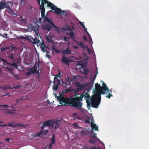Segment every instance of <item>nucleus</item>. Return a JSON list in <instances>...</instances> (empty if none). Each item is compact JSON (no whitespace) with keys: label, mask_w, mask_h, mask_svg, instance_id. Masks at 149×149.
<instances>
[{"label":"nucleus","mask_w":149,"mask_h":149,"mask_svg":"<svg viewBox=\"0 0 149 149\" xmlns=\"http://www.w3.org/2000/svg\"><path fill=\"white\" fill-rule=\"evenodd\" d=\"M72 88L71 87H69L68 88L62 91L59 93V96H63L64 94L70 91L72 92V90H71V88Z\"/></svg>","instance_id":"17"},{"label":"nucleus","mask_w":149,"mask_h":149,"mask_svg":"<svg viewBox=\"0 0 149 149\" xmlns=\"http://www.w3.org/2000/svg\"><path fill=\"white\" fill-rule=\"evenodd\" d=\"M83 97L86 101L87 107L89 109L91 108V106L89 99L91 98V97L88 93H84L81 94L79 97H76L70 98V106L74 107L79 109L81 111L84 112V109L82 108L83 104L81 102L82 101V98Z\"/></svg>","instance_id":"1"},{"label":"nucleus","mask_w":149,"mask_h":149,"mask_svg":"<svg viewBox=\"0 0 149 149\" xmlns=\"http://www.w3.org/2000/svg\"><path fill=\"white\" fill-rule=\"evenodd\" d=\"M87 50L88 53H90V50L89 49V48H88V47H87Z\"/></svg>","instance_id":"60"},{"label":"nucleus","mask_w":149,"mask_h":149,"mask_svg":"<svg viewBox=\"0 0 149 149\" xmlns=\"http://www.w3.org/2000/svg\"><path fill=\"white\" fill-rule=\"evenodd\" d=\"M86 133V131L85 130H83L81 131V135L82 136H83V135Z\"/></svg>","instance_id":"47"},{"label":"nucleus","mask_w":149,"mask_h":149,"mask_svg":"<svg viewBox=\"0 0 149 149\" xmlns=\"http://www.w3.org/2000/svg\"><path fill=\"white\" fill-rule=\"evenodd\" d=\"M101 95L100 93L95 92L91 98L89 99L90 102L91 107V106L93 108H97L99 105L101 100Z\"/></svg>","instance_id":"3"},{"label":"nucleus","mask_w":149,"mask_h":149,"mask_svg":"<svg viewBox=\"0 0 149 149\" xmlns=\"http://www.w3.org/2000/svg\"><path fill=\"white\" fill-rule=\"evenodd\" d=\"M51 140H52V143L54 144L55 142V136L54 135H53L52 137L51 138Z\"/></svg>","instance_id":"34"},{"label":"nucleus","mask_w":149,"mask_h":149,"mask_svg":"<svg viewBox=\"0 0 149 149\" xmlns=\"http://www.w3.org/2000/svg\"><path fill=\"white\" fill-rule=\"evenodd\" d=\"M41 20H42V18H40L39 19V22H40V23H41L42 22Z\"/></svg>","instance_id":"62"},{"label":"nucleus","mask_w":149,"mask_h":149,"mask_svg":"<svg viewBox=\"0 0 149 149\" xmlns=\"http://www.w3.org/2000/svg\"><path fill=\"white\" fill-rule=\"evenodd\" d=\"M80 24L82 26V27L84 29H85V26L83 24V23L82 22H80Z\"/></svg>","instance_id":"52"},{"label":"nucleus","mask_w":149,"mask_h":149,"mask_svg":"<svg viewBox=\"0 0 149 149\" xmlns=\"http://www.w3.org/2000/svg\"><path fill=\"white\" fill-rule=\"evenodd\" d=\"M34 42L33 43L36 44L37 43H38L39 42H40V40L37 39L36 38H35V39L33 40Z\"/></svg>","instance_id":"38"},{"label":"nucleus","mask_w":149,"mask_h":149,"mask_svg":"<svg viewBox=\"0 0 149 149\" xmlns=\"http://www.w3.org/2000/svg\"><path fill=\"white\" fill-rule=\"evenodd\" d=\"M0 88L3 90H6L7 89L6 88V86H5L4 87L0 86Z\"/></svg>","instance_id":"53"},{"label":"nucleus","mask_w":149,"mask_h":149,"mask_svg":"<svg viewBox=\"0 0 149 149\" xmlns=\"http://www.w3.org/2000/svg\"><path fill=\"white\" fill-rule=\"evenodd\" d=\"M6 88L7 89H13V87L10 86H6Z\"/></svg>","instance_id":"51"},{"label":"nucleus","mask_w":149,"mask_h":149,"mask_svg":"<svg viewBox=\"0 0 149 149\" xmlns=\"http://www.w3.org/2000/svg\"><path fill=\"white\" fill-rule=\"evenodd\" d=\"M6 69L10 72H13L12 67L11 65H10L8 64L6 68Z\"/></svg>","instance_id":"29"},{"label":"nucleus","mask_w":149,"mask_h":149,"mask_svg":"<svg viewBox=\"0 0 149 149\" xmlns=\"http://www.w3.org/2000/svg\"><path fill=\"white\" fill-rule=\"evenodd\" d=\"M5 62L8 64L10 65H11L12 67H13L14 68H16L17 69H18V65H17V63H16L15 62V61L13 62L14 63H8L6 61Z\"/></svg>","instance_id":"24"},{"label":"nucleus","mask_w":149,"mask_h":149,"mask_svg":"<svg viewBox=\"0 0 149 149\" xmlns=\"http://www.w3.org/2000/svg\"><path fill=\"white\" fill-rule=\"evenodd\" d=\"M8 4H7L5 1H1L0 2V10L6 8Z\"/></svg>","instance_id":"18"},{"label":"nucleus","mask_w":149,"mask_h":149,"mask_svg":"<svg viewBox=\"0 0 149 149\" xmlns=\"http://www.w3.org/2000/svg\"><path fill=\"white\" fill-rule=\"evenodd\" d=\"M111 96H113V95L110 93H109L108 95L106 96V97L108 98H110Z\"/></svg>","instance_id":"43"},{"label":"nucleus","mask_w":149,"mask_h":149,"mask_svg":"<svg viewBox=\"0 0 149 149\" xmlns=\"http://www.w3.org/2000/svg\"><path fill=\"white\" fill-rule=\"evenodd\" d=\"M57 99L59 101L61 105H70V98L65 97L63 96H58Z\"/></svg>","instance_id":"6"},{"label":"nucleus","mask_w":149,"mask_h":149,"mask_svg":"<svg viewBox=\"0 0 149 149\" xmlns=\"http://www.w3.org/2000/svg\"><path fill=\"white\" fill-rule=\"evenodd\" d=\"M87 118H88V120H86L85 121V123H90V120H91V119L89 117H87Z\"/></svg>","instance_id":"42"},{"label":"nucleus","mask_w":149,"mask_h":149,"mask_svg":"<svg viewBox=\"0 0 149 149\" xmlns=\"http://www.w3.org/2000/svg\"><path fill=\"white\" fill-rule=\"evenodd\" d=\"M52 143H51V144H50V145H49V149H51L52 147Z\"/></svg>","instance_id":"55"},{"label":"nucleus","mask_w":149,"mask_h":149,"mask_svg":"<svg viewBox=\"0 0 149 149\" xmlns=\"http://www.w3.org/2000/svg\"><path fill=\"white\" fill-rule=\"evenodd\" d=\"M29 29L31 30L36 32V34L38 35V31L39 28V26L38 24H35V26L33 24H30L29 26Z\"/></svg>","instance_id":"11"},{"label":"nucleus","mask_w":149,"mask_h":149,"mask_svg":"<svg viewBox=\"0 0 149 149\" xmlns=\"http://www.w3.org/2000/svg\"><path fill=\"white\" fill-rule=\"evenodd\" d=\"M0 107L10 108V107L8 105L6 104L1 105H0Z\"/></svg>","instance_id":"48"},{"label":"nucleus","mask_w":149,"mask_h":149,"mask_svg":"<svg viewBox=\"0 0 149 149\" xmlns=\"http://www.w3.org/2000/svg\"><path fill=\"white\" fill-rule=\"evenodd\" d=\"M84 29V30H85V31L86 33H87L88 32L87 31V28H85V29Z\"/></svg>","instance_id":"63"},{"label":"nucleus","mask_w":149,"mask_h":149,"mask_svg":"<svg viewBox=\"0 0 149 149\" xmlns=\"http://www.w3.org/2000/svg\"><path fill=\"white\" fill-rule=\"evenodd\" d=\"M24 38V37L22 36H20V37L19 38H20V39H23V38Z\"/></svg>","instance_id":"61"},{"label":"nucleus","mask_w":149,"mask_h":149,"mask_svg":"<svg viewBox=\"0 0 149 149\" xmlns=\"http://www.w3.org/2000/svg\"><path fill=\"white\" fill-rule=\"evenodd\" d=\"M10 140V139H9V138H6L5 139V140L6 141H9Z\"/></svg>","instance_id":"59"},{"label":"nucleus","mask_w":149,"mask_h":149,"mask_svg":"<svg viewBox=\"0 0 149 149\" xmlns=\"http://www.w3.org/2000/svg\"><path fill=\"white\" fill-rule=\"evenodd\" d=\"M21 17L22 18L20 21V22L22 23H26V19H23L22 18V16H21Z\"/></svg>","instance_id":"32"},{"label":"nucleus","mask_w":149,"mask_h":149,"mask_svg":"<svg viewBox=\"0 0 149 149\" xmlns=\"http://www.w3.org/2000/svg\"><path fill=\"white\" fill-rule=\"evenodd\" d=\"M37 61L36 62L34 66L31 68H29L27 72L25 73V75L26 76H29L32 74H34L36 73V74H38L39 73V69L40 67V61L37 63V65L38 67V70L37 69Z\"/></svg>","instance_id":"5"},{"label":"nucleus","mask_w":149,"mask_h":149,"mask_svg":"<svg viewBox=\"0 0 149 149\" xmlns=\"http://www.w3.org/2000/svg\"><path fill=\"white\" fill-rule=\"evenodd\" d=\"M43 28L44 29L47 30L48 31H50L52 27L48 24H45L43 26Z\"/></svg>","instance_id":"23"},{"label":"nucleus","mask_w":149,"mask_h":149,"mask_svg":"<svg viewBox=\"0 0 149 149\" xmlns=\"http://www.w3.org/2000/svg\"><path fill=\"white\" fill-rule=\"evenodd\" d=\"M72 92H74V93H76L79 92H80V91H78L77 90V88L76 89H73V90L72 91Z\"/></svg>","instance_id":"44"},{"label":"nucleus","mask_w":149,"mask_h":149,"mask_svg":"<svg viewBox=\"0 0 149 149\" xmlns=\"http://www.w3.org/2000/svg\"><path fill=\"white\" fill-rule=\"evenodd\" d=\"M92 121H93V120L91 119V125L92 128V130H95V131L97 130L98 131V127L95 124L93 123Z\"/></svg>","instance_id":"20"},{"label":"nucleus","mask_w":149,"mask_h":149,"mask_svg":"<svg viewBox=\"0 0 149 149\" xmlns=\"http://www.w3.org/2000/svg\"><path fill=\"white\" fill-rule=\"evenodd\" d=\"M8 11H9L10 12H12V10L11 8H10L9 7V5L8 4L6 8Z\"/></svg>","instance_id":"40"},{"label":"nucleus","mask_w":149,"mask_h":149,"mask_svg":"<svg viewBox=\"0 0 149 149\" xmlns=\"http://www.w3.org/2000/svg\"><path fill=\"white\" fill-rule=\"evenodd\" d=\"M48 132V130H44L43 133L44 134H47Z\"/></svg>","instance_id":"49"},{"label":"nucleus","mask_w":149,"mask_h":149,"mask_svg":"<svg viewBox=\"0 0 149 149\" xmlns=\"http://www.w3.org/2000/svg\"><path fill=\"white\" fill-rule=\"evenodd\" d=\"M75 42L77 44L81 47L82 48H85V47L84 44L81 42H78L77 41H75Z\"/></svg>","instance_id":"26"},{"label":"nucleus","mask_w":149,"mask_h":149,"mask_svg":"<svg viewBox=\"0 0 149 149\" xmlns=\"http://www.w3.org/2000/svg\"><path fill=\"white\" fill-rule=\"evenodd\" d=\"M54 86L53 87V90L56 91L57 90L59 85L60 84V81L59 79H54V81L53 82Z\"/></svg>","instance_id":"10"},{"label":"nucleus","mask_w":149,"mask_h":149,"mask_svg":"<svg viewBox=\"0 0 149 149\" xmlns=\"http://www.w3.org/2000/svg\"><path fill=\"white\" fill-rule=\"evenodd\" d=\"M73 47L74 49H77L78 48V47L77 46H73Z\"/></svg>","instance_id":"57"},{"label":"nucleus","mask_w":149,"mask_h":149,"mask_svg":"<svg viewBox=\"0 0 149 149\" xmlns=\"http://www.w3.org/2000/svg\"><path fill=\"white\" fill-rule=\"evenodd\" d=\"M15 126L24 127V124L22 123H17L15 125Z\"/></svg>","instance_id":"36"},{"label":"nucleus","mask_w":149,"mask_h":149,"mask_svg":"<svg viewBox=\"0 0 149 149\" xmlns=\"http://www.w3.org/2000/svg\"><path fill=\"white\" fill-rule=\"evenodd\" d=\"M40 47L43 52H46L47 53H49V52H47L45 50V49H47L48 50H49V47L46 46L44 43H41Z\"/></svg>","instance_id":"19"},{"label":"nucleus","mask_w":149,"mask_h":149,"mask_svg":"<svg viewBox=\"0 0 149 149\" xmlns=\"http://www.w3.org/2000/svg\"><path fill=\"white\" fill-rule=\"evenodd\" d=\"M43 134V132L42 131H40V132H38L37 134H32V136H33L34 137H40L41 136H42Z\"/></svg>","instance_id":"25"},{"label":"nucleus","mask_w":149,"mask_h":149,"mask_svg":"<svg viewBox=\"0 0 149 149\" xmlns=\"http://www.w3.org/2000/svg\"><path fill=\"white\" fill-rule=\"evenodd\" d=\"M7 54L10 59L11 60V61L14 62L15 60V51L13 49H9L7 50Z\"/></svg>","instance_id":"7"},{"label":"nucleus","mask_w":149,"mask_h":149,"mask_svg":"<svg viewBox=\"0 0 149 149\" xmlns=\"http://www.w3.org/2000/svg\"><path fill=\"white\" fill-rule=\"evenodd\" d=\"M52 120H47L42 123H40L39 124V125H41V124H43L45 126H50L52 127Z\"/></svg>","instance_id":"15"},{"label":"nucleus","mask_w":149,"mask_h":149,"mask_svg":"<svg viewBox=\"0 0 149 149\" xmlns=\"http://www.w3.org/2000/svg\"><path fill=\"white\" fill-rule=\"evenodd\" d=\"M51 50L52 52L54 51L57 54H58L60 52V51L58 50L55 49V46L54 45H52L51 48Z\"/></svg>","instance_id":"27"},{"label":"nucleus","mask_w":149,"mask_h":149,"mask_svg":"<svg viewBox=\"0 0 149 149\" xmlns=\"http://www.w3.org/2000/svg\"><path fill=\"white\" fill-rule=\"evenodd\" d=\"M20 86H21L20 84H18V85H16L15 84V86H14V87H13V88L17 89L20 88Z\"/></svg>","instance_id":"35"},{"label":"nucleus","mask_w":149,"mask_h":149,"mask_svg":"<svg viewBox=\"0 0 149 149\" xmlns=\"http://www.w3.org/2000/svg\"><path fill=\"white\" fill-rule=\"evenodd\" d=\"M90 148L88 146H84V149H90Z\"/></svg>","instance_id":"54"},{"label":"nucleus","mask_w":149,"mask_h":149,"mask_svg":"<svg viewBox=\"0 0 149 149\" xmlns=\"http://www.w3.org/2000/svg\"><path fill=\"white\" fill-rule=\"evenodd\" d=\"M52 10L54 11V12L58 15H62L65 12L64 11H62L60 8H57L56 6L52 8Z\"/></svg>","instance_id":"13"},{"label":"nucleus","mask_w":149,"mask_h":149,"mask_svg":"<svg viewBox=\"0 0 149 149\" xmlns=\"http://www.w3.org/2000/svg\"><path fill=\"white\" fill-rule=\"evenodd\" d=\"M95 71H96V74H97L98 73V70H97V68H96Z\"/></svg>","instance_id":"64"},{"label":"nucleus","mask_w":149,"mask_h":149,"mask_svg":"<svg viewBox=\"0 0 149 149\" xmlns=\"http://www.w3.org/2000/svg\"><path fill=\"white\" fill-rule=\"evenodd\" d=\"M13 77L16 79V80H18L19 79L18 76L17 74H15L13 75Z\"/></svg>","instance_id":"39"},{"label":"nucleus","mask_w":149,"mask_h":149,"mask_svg":"<svg viewBox=\"0 0 149 149\" xmlns=\"http://www.w3.org/2000/svg\"><path fill=\"white\" fill-rule=\"evenodd\" d=\"M41 125H42V126L41 127V131H42L43 132V131L44 130V127L45 126H44V125L43 124H41Z\"/></svg>","instance_id":"50"},{"label":"nucleus","mask_w":149,"mask_h":149,"mask_svg":"<svg viewBox=\"0 0 149 149\" xmlns=\"http://www.w3.org/2000/svg\"><path fill=\"white\" fill-rule=\"evenodd\" d=\"M93 130H92V132L91 133V134L92 135L91 136L92 137H97L96 136V134L95 133H93Z\"/></svg>","instance_id":"41"},{"label":"nucleus","mask_w":149,"mask_h":149,"mask_svg":"<svg viewBox=\"0 0 149 149\" xmlns=\"http://www.w3.org/2000/svg\"><path fill=\"white\" fill-rule=\"evenodd\" d=\"M15 105L13 104V105L11 106L10 107V108H14L13 109L9 110V109H6V110H8V111H16L17 110V109L15 108Z\"/></svg>","instance_id":"31"},{"label":"nucleus","mask_w":149,"mask_h":149,"mask_svg":"<svg viewBox=\"0 0 149 149\" xmlns=\"http://www.w3.org/2000/svg\"><path fill=\"white\" fill-rule=\"evenodd\" d=\"M61 81H62V84L65 87H66L67 86H70L71 85L72 80L70 78L68 77L65 79V82L63 81L61 79Z\"/></svg>","instance_id":"12"},{"label":"nucleus","mask_w":149,"mask_h":149,"mask_svg":"<svg viewBox=\"0 0 149 149\" xmlns=\"http://www.w3.org/2000/svg\"><path fill=\"white\" fill-rule=\"evenodd\" d=\"M60 121L57 120L56 121H54L53 120H52V127H54V129H56L58 127L59 125V123H60Z\"/></svg>","instance_id":"14"},{"label":"nucleus","mask_w":149,"mask_h":149,"mask_svg":"<svg viewBox=\"0 0 149 149\" xmlns=\"http://www.w3.org/2000/svg\"><path fill=\"white\" fill-rule=\"evenodd\" d=\"M69 34L72 38H73L74 37V32L72 30L70 31Z\"/></svg>","instance_id":"33"},{"label":"nucleus","mask_w":149,"mask_h":149,"mask_svg":"<svg viewBox=\"0 0 149 149\" xmlns=\"http://www.w3.org/2000/svg\"><path fill=\"white\" fill-rule=\"evenodd\" d=\"M15 122H13L11 123L8 122L7 123V125L6 124H4V125H0V127L1 126H9L11 127H15Z\"/></svg>","instance_id":"22"},{"label":"nucleus","mask_w":149,"mask_h":149,"mask_svg":"<svg viewBox=\"0 0 149 149\" xmlns=\"http://www.w3.org/2000/svg\"><path fill=\"white\" fill-rule=\"evenodd\" d=\"M41 0H37L38 3L40 6V9L41 10V17L42 18H44V21L43 22H47L51 24V26L54 28L56 29H55L56 31H58L59 29L53 23L52 20L49 19L47 16L45 17V8L44 4H46L48 2L47 0H42V3L40 4V1Z\"/></svg>","instance_id":"2"},{"label":"nucleus","mask_w":149,"mask_h":149,"mask_svg":"<svg viewBox=\"0 0 149 149\" xmlns=\"http://www.w3.org/2000/svg\"><path fill=\"white\" fill-rule=\"evenodd\" d=\"M47 3V6L51 7L52 9L53 8H54V6H55V5H53L52 3L50 2L49 1H48Z\"/></svg>","instance_id":"30"},{"label":"nucleus","mask_w":149,"mask_h":149,"mask_svg":"<svg viewBox=\"0 0 149 149\" xmlns=\"http://www.w3.org/2000/svg\"><path fill=\"white\" fill-rule=\"evenodd\" d=\"M88 141L91 143L93 144L96 142V140L95 138H91Z\"/></svg>","instance_id":"28"},{"label":"nucleus","mask_w":149,"mask_h":149,"mask_svg":"<svg viewBox=\"0 0 149 149\" xmlns=\"http://www.w3.org/2000/svg\"><path fill=\"white\" fill-rule=\"evenodd\" d=\"M83 38H84V40L85 41H87V38H86V36H83Z\"/></svg>","instance_id":"56"},{"label":"nucleus","mask_w":149,"mask_h":149,"mask_svg":"<svg viewBox=\"0 0 149 149\" xmlns=\"http://www.w3.org/2000/svg\"><path fill=\"white\" fill-rule=\"evenodd\" d=\"M78 64L81 66V68L80 69V71L83 74L86 75L87 74L88 71L87 68H84L85 66L86 65V63H81L80 61H78Z\"/></svg>","instance_id":"8"},{"label":"nucleus","mask_w":149,"mask_h":149,"mask_svg":"<svg viewBox=\"0 0 149 149\" xmlns=\"http://www.w3.org/2000/svg\"><path fill=\"white\" fill-rule=\"evenodd\" d=\"M98 147H96V146H93L90 148V149H97Z\"/></svg>","instance_id":"45"},{"label":"nucleus","mask_w":149,"mask_h":149,"mask_svg":"<svg viewBox=\"0 0 149 149\" xmlns=\"http://www.w3.org/2000/svg\"><path fill=\"white\" fill-rule=\"evenodd\" d=\"M86 33H87V34L88 35V36L89 37V39L90 40H91V42H92V43H93L92 42V39L91 37V36L90 35L89 33L88 32Z\"/></svg>","instance_id":"46"},{"label":"nucleus","mask_w":149,"mask_h":149,"mask_svg":"<svg viewBox=\"0 0 149 149\" xmlns=\"http://www.w3.org/2000/svg\"><path fill=\"white\" fill-rule=\"evenodd\" d=\"M102 86L97 83L95 85V88L93 90L94 92L100 93V95L104 94L105 93H107L109 92V90L105 83L103 82Z\"/></svg>","instance_id":"4"},{"label":"nucleus","mask_w":149,"mask_h":149,"mask_svg":"<svg viewBox=\"0 0 149 149\" xmlns=\"http://www.w3.org/2000/svg\"><path fill=\"white\" fill-rule=\"evenodd\" d=\"M61 61L66 65H68L70 61L69 60L67 57H65V56H63L61 59Z\"/></svg>","instance_id":"21"},{"label":"nucleus","mask_w":149,"mask_h":149,"mask_svg":"<svg viewBox=\"0 0 149 149\" xmlns=\"http://www.w3.org/2000/svg\"><path fill=\"white\" fill-rule=\"evenodd\" d=\"M78 77V76H74L73 77V79H75L77 78L76 77Z\"/></svg>","instance_id":"58"},{"label":"nucleus","mask_w":149,"mask_h":149,"mask_svg":"<svg viewBox=\"0 0 149 149\" xmlns=\"http://www.w3.org/2000/svg\"><path fill=\"white\" fill-rule=\"evenodd\" d=\"M75 86L77 87V90L80 91L85 89V84H82L80 82H76L74 84Z\"/></svg>","instance_id":"9"},{"label":"nucleus","mask_w":149,"mask_h":149,"mask_svg":"<svg viewBox=\"0 0 149 149\" xmlns=\"http://www.w3.org/2000/svg\"><path fill=\"white\" fill-rule=\"evenodd\" d=\"M61 52L64 55H67L71 54V52L70 50V48L69 46L66 48L65 49L62 50Z\"/></svg>","instance_id":"16"},{"label":"nucleus","mask_w":149,"mask_h":149,"mask_svg":"<svg viewBox=\"0 0 149 149\" xmlns=\"http://www.w3.org/2000/svg\"><path fill=\"white\" fill-rule=\"evenodd\" d=\"M60 76L61 74L60 72H59V73L58 74L56 75L55 76V77H54V79H58V77H60Z\"/></svg>","instance_id":"37"}]
</instances>
